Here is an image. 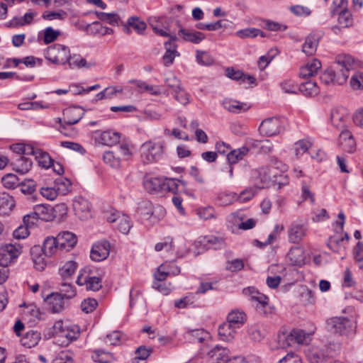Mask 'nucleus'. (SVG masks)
I'll list each match as a JSON object with an SVG mask.
<instances>
[{
	"instance_id": "18",
	"label": "nucleus",
	"mask_w": 363,
	"mask_h": 363,
	"mask_svg": "<svg viewBox=\"0 0 363 363\" xmlns=\"http://www.w3.org/2000/svg\"><path fill=\"white\" fill-rule=\"evenodd\" d=\"M339 145L345 152L352 153L355 150V142L351 133L345 130L340 134Z\"/></svg>"
},
{
	"instance_id": "59",
	"label": "nucleus",
	"mask_w": 363,
	"mask_h": 363,
	"mask_svg": "<svg viewBox=\"0 0 363 363\" xmlns=\"http://www.w3.org/2000/svg\"><path fill=\"white\" fill-rule=\"evenodd\" d=\"M343 238L331 236L328 240L327 245L328 247L335 252H340L342 248Z\"/></svg>"
},
{
	"instance_id": "32",
	"label": "nucleus",
	"mask_w": 363,
	"mask_h": 363,
	"mask_svg": "<svg viewBox=\"0 0 363 363\" xmlns=\"http://www.w3.org/2000/svg\"><path fill=\"white\" fill-rule=\"evenodd\" d=\"M223 107L229 112L239 113L248 109L246 104L240 102L236 100L225 99L223 101Z\"/></svg>"
},
{
	"instance_id": "53",
	"label": "nucleus",
	"mask_w": 363,
	"mask_h": 363,
	"mask_svg": "<svg viewBox=\"0 0 363 363\" xmlns=\"http://www.w3.org/2000/svg\"><path fill=\"white\" fill-rule=\"evenodd\" d=\"M195 303V296L193 294H189L186 296L174 301V306L178 308H186L188 306H193Z\"/></svg>"
},
{
	"instance_id": "6",
	"label": "nucleus",
	"mask_w": 363,
	"mask_h": 363,
	"mask_svg": "<svg viewBox=\"0 0 363 363\" xmlns=\"http://www.w3.org/2000/svg\"><path fill=\"white\" fill-rule=\"evenodd\" d=\"M331 351L327 346L313 347L306 352L310 363H328L331 357Z\"/></svg>"
},
{
	"instance_id": "41",
	"label": "nucleus",
	"mask_w": 363,
	"mask_h": 363,
	"mask_svg": "<svg viewBox=\"0 0 363 363\" xmlns=\"http://www.w3.org/2000/svg\"><path fill=\"white\" fill-rule=\"evenodd\" d=\"M133 227V222L130 217L127 215L122 214L118 218L115 228H116L121 233L127 235L131 228Z\"/></svg>"
},
{
	"instance_id": "17",
	"label": "nucleus",
	"mask_w": 363,
	"mask_h": 363,
	"mask_svg": "<svg viewBox=\"0 0 363 363\" xmlns=\"http://www.w3.org/2000/svg\"><path fill=\"white\" fill-rule=\"evenodd\" d=\"M143 185L150 193H163L164 178L146 177Z\"/></svg>"
},
{
	"instance_id": "13",
	"label": "nucleus",
	"mask_w": 363,
	"mask_h": 363,
	"mask_svg": "<svg viewBox=\"0 0 363 363\" xmlns=\"http://www.w3.org/2000/svg\"><path fill=\"white\" fill-rule=\"evenodd\" d=\"M77 284L79 286L86 285L87 290L93 291H97L101 289V279L97 277H90L86 275L84 277V274L80 272L77 279Z\"/></svg>"
},
{
	"instance_id": "62",
	"label": "nucleus",
	"mask_w": 363,
	"mask_h": 363,
	"mask_svg": "<svg viewBox=\"0 0 363 363\" xmlns=\"http://www.w3.org/2000/svg\"><path fill=\"white\" fill-rule=\"evenodd\" d=\"M301 301L306 306L313 304L315 301L314 293L309 289H304L301 294Z\"/></svg>"
},
{
	"instance_id": "43",
	"label": "nucleus",
	"mask_w": 363,
	"mask_h": 363,
	"mask_svg": "<svg viewBox=\"0 0 363 363\" xmlns=\"http://www.w3.org/2000/svg\"><path fill=\"white\" fill-rule=\"evenodd\" d=\"M311 334L301 329H294L290 333V337L298 344H307L311 340Z\"/></svg>"
},
{
	"instance_id": "36",
	"label": "nucleus",
	"mask_w": 363,
	"mask_h": 363,
	"mask_svg": "<svg viewBox=\"0 0 363 363\" xmlns=\"http://www.w3.org/2000/svg\"><path fill=\"white\" fill-rule=\"evenodd\" d=\"M179 186H182L184 188L186 186V182L180 179L164 178L163 193L165 191H169L177 194V192L179 191Z\"/></svg>"
},
{
	"instance_id": "47",
	"label": "nucleus",
	"mask_w": 363,
	"mask_h": 363,
	"mask_svg": "<svg viewBox=\"0 0 363 363\" xmlns=\"http://www.w3.org/2000/svg\"><path fill=\"white\" fill-rule=\"evenodd\" d=\"M252 145L259 148V152L263 154H267L272 151L273 144L269 140H252Z\"/></svg>"
},
{
	"instance_id": "15",
	"label": "nucleus",
	"mask_w": 363,
	"mask_h": 363,
	"mask_svg": "<svg viewBox=\"0 0 363 363\" xmlns=\"http://www.w3.org/2000/svg\"><path fill=\"white\" fill-rule=\"evenodd\" d=\"M60 250L69 251L77 242V236L72 232L64 231L57 235Z\"/></svg>"
},
{
	"instance_id": "49",
	"label": "nucleus",
	"mask_w": 363,
	"mask_h": 363,
	"mask_svg": "<svg viewBox=\"0 0 363 363\" xmlns=\"http://www.w3.org/2000/svg\"><path fill=\"white\" fill-rule=\"evenodd\" d=\"M338 23L342 28H347L352 25V14L347 9H342L338 13Z\"/></svg>"
},
{
	"instance_id": "14",
	"label": "nucleus",
	"mask_w": 363,
	"mask_h": 363,
	"mask_svg": "<svg viewBox=\"0 0 363 363\" xmlns=\"http://www.w3.org/2000/svg\"><path fill=\"white\" fill-rule=\"evenodd\" d=\"M32 164V160L23 155H16L11 161V165L13 170L21 174L27 173L30 169Z\"/></svg>"
},
{
	"instance_id": "37",
	"label": "nucleus",
	"mask_w": 363,
	"mask_h": 363,
	"mask_svg": "<svg viewBox=\"0 0 363 363\" xmlns=\"http://www.w3.org/2000/svg\"><path fill=\"white\" fill-rule=\"evenodd\" d=\"M298 91L306 96H314L319 93L316 82L311 80L301 83L298 86Z\"/></svg>"
},
{
	"instance_id": "16",
	"label": "nucleus",
	"mask_w": 363,
	"mask_h": 363,
	"mask_svg": "<svg viewBox=\"0 0 363 363\" xmlns=\"http://www.w3.org/2000/svg\"><path fill=\"white\" fill-rule=\"evenodd\" d=\"M225 75L232 80L237 81L240 83H244L246 80L250 84H255L256 79L252 75L245 74L240 69H235L233 67H227L225 69Z\"/></svg>"
},
{
	"instance_id": "26",
	"label": "nucleus",
	"mask_w": 363,
	"mask_h": 363,
	"mask_svg": "<svg viewBox=\"0 0 363 363\" xmlns=\"http://www.w3.org/2000/svg\"><path fill=\"white\" fill-rule=\"evenodd\" d=\"M60 250L57 237H48L43 242L42 250L45 256L51 257Z\"/></svg>"
},
{
	"instance_id": "51",
	"label": "nucleus",
	"mask_w": 363,
	"mask_h": 363,
	"mask_svg": "<svg viewBox=\"0 0 363 363\" xmlns=\"http://www.w3.org/2000/svg\"><path fill=\"white\" fill-rule=\"evenodd\" d=\"M313 143L308 139L299 140L294 144V150L296 155H303L311 147Z\"/></svg>"
},
{
	"instance_id": "10",
	"label": "nucleus",
	"mask_w": 363,
	"mask_h": 363,
	"mask_svg": "<svg viewBox=\"0 0 363 363\" xmlns=\"http://www.w3.org/2000/svg\"><path fill=\"white\" fill-rule=\"evenodd\" d=\"M177 39L176 35H174L170 36L169 40L164 43L166 52L162 57V60L165 67L172 65L175 57L179 56V53L177 50V45L175 44Z\"/></svg>"
},
{
	"instance_id": "31",
	"label": "nucleus",
	"mask_w": 363,
	"mask_h": 363,
	"mask_svg": "<svg viewBox=\"0 0 363 363\" xmlns=\"http://www.w3.org/2000/svg\"><path fill=\"white\" fill-rule=\"evenodd\" d=\"M35 209V215H37V217L40 218V220L49 221L52 220L55 216L53 215V208L50 206H45V205H36L34 207Z\"/></svg>"
},
{
	"instance_id": "12",
	"label": "nucleus",
	"mask_w": 363,
	"mask_h": 363,
	"mask_svg": "<svg viewBox=\"0 0 363 363\" xmlns=\"http://www.w3.org/2000/svg\"><path fill=\"white\" fill-rule=\"evenodd\" d=\"M307 226L303 223L294 222L288 230L289 240L292 243H298L306 236Z\"/></svg>"
},
{
	"instance_id": "33",
	"label": "nucleus",
	"mask_w": 363,
	"mask_h": 363,
	"mask_svg": "<svg viewBox=\"0 0 363 363\" xmlns=\"http://www.w3.org/2000/svg\"><path fill=\"white\" fill-rule=\"evenodd\" d=\"M208 354L217 363L220 362H226L228 358L229 350L225 347L216 346L213 349L208 352Z\"/></svg>"
},
{
	"instance_id": "54",
	"label": "nucleus",
	"mask_w": 363,
	"mask_h": 363,
	"mask_svg": "<svg viewBox=\"0 0 363 363\" xmlns=\"http://www.w3.org/2000/svg\"><path fill=\"white\" fill-rule=\"evenodd\" d=\"M151 347L142 345L137 348L135 350V357L133 359V363H138L139 360H145L152 353Z\"/></svg>"
},
{
	"instance_id": "20",
	"label": "nucleus",
	"mask_w": 363,
	"mask_h": 363,
	"mask_svg": "<svg viewBox=\"0 0 363 363\" xmlns=\"http://www.w3.org/2000/svg\"><path fill=\"white\" fill-rule=\"evenodd\" d=\"M321 68V62L318 59H313L311 62L300 68L298 75L301 78L306 79L315 75Z\"/></svg>"
},
{
	"instance_id": "22",
	"label": "nucleus",
	"mask_w": 363,
	"mask_h": 363,
	"mask_svg": "<svg viewBox=\"0 0 363 363\" xmlns=\"http://www.w3.org/2000/svg\"><path fill=\"white\" fill-rule=\"evenodd\" d=\"M64 298L61 294L52 293L47 296L45 301L53 313H59L64 308Z\"/></svg>"
},
{
	"instance_id": "27",
	"label": "nucleus",
	"mask_w": 363,
	"mask_h": 363,
	"mask_svg": "<svg viewBox=\"0 0 363 363\" xmlns=\"http://www.w3.org/2000/svg\"><path fill=\"white\" fill-rule=\"evenodd\" d=\"M347 116V110L343 107H337L332 109L330 113L332 124L337 128L342 127L343 122Z\"/></svg>"
},
{
	"instance_id": "44",
	"label": "nucleus",
	"mask_w": 363,
	"mask_h": 363,
	"mask_svg": "<svg viewBox=\"0 0 363 363\" xmlns=\"http://www.w3.org/2000/svg\"><path fill=\"white\" fill-rule=\"evenodd\" d=\"M77 267V264L70 260L67 262L60 269V274L64 281L70 278L75 272Z\"/></svg>"
},
{
	"instance_id": "4",
	"label": "nucleus",
	"mask_w": 363,
	"mask_h": 363,
	"mask_svg": "<svg viewBox=\"0 0 363 363\" xmlns=\"http://www.w3.org/2000/svg\"><path fill=\"white\" fill-rule=\"evenodd\" d=\"M46 60L54 64H65L70 58V50L68 47L60 44L48 47L45 51Z\"/></svg>"
},
{
	"instance_id": "61",
	"label": "nucleus",
	"mask_w": 363,
	"mask_h": 363,
	"mask_svg": "<svg viewBox=\"0 0 363 363\" xmlns=\"http://www.w3.org/2000/svg\"><path fill=\"white\" fill-rule=\"evenodd\" d=\"M282 90L285 93L296 94L298 90V86L292 79H286L280 84Z\"/></svg>"
},
{
	"instance_id": "38",
	"label": "nucleus",
	"mask_w": 363,
	"mask_h": 363,
	"mask_svg": "<svg viewBox=\"0 0 363 363\" xmlns=\"http://www.w3.org/2000/svg\"><path fill=\"white\" fill-rule=\"evenodd\" d=\"M242 293L244 295L250 296V300L252 301H255L256 303H264V301H269V298L267 296L259 292L253 286L243 289Z\"/></svg>"
},
{
	"instance_id": "60",
	"label": "nucleus",
	"mask_w": 363,
	"mask_h": 363,
	"mask_svg": "<svg viewBox=\"0 0 363 363\" xmlns=\"http://www.w3.org/2000/svg\"><path fill=\"white\" fill-rule=\"evenodd\" d=\"M92 359L98 363H108L113 359L111 354L100 350L95 351L92 355Z\"/></svg>"
},
{
	"instance_id": "19",
	"label": "nucleus",
	"mask_w": 363,
	"mask_h": 363,
	"mask_svg": "<svg viewBox=\"0 0 363 363\" xmlns=\"http://www.w3.org/2000/svg\"><path fill=\"white\" fill-rule=\"evenodd\" d=\"M73 208L75 214L83 219L90 211V203L82 196H77L73 202Z\"/></svg>"
},
{
	"instance_id": "7",
	"label": "nucleus",
	"mask_w": 363,
	"mask_h": 363,
	"mask_svg": "<svg viewBox=\"0 0 363 363\" xmlns=\"http://www.w3.org/2000/svg\"><path fill=\"white\" fill-rule=\"evenodd\" d=\"M282 130V122L277 117H271L264 120L259 127V133L266 136L275 135Z\"/></svg>"
},
{
	"instance_id": "57",
	"label": "nucleus",
	"mask_w": 363,
	"mask_h": 363,
	"mask_svg": "<svg viewBox=\"0 0 363 363\" xmlns=\"http://www.w3.org/2000/svg\"><path fill=\"white\" fill-rule=\"evenodd\" d=\"M197 215L203 220H208L216 218V211L212 206L199 208L196 210Z\"/></svg>"
},
{
	"instance_id": "48",
	"label": "nucleus",
	"mask_w": 363,
	"mask_h": 363,
	"mask_svg": "<svg viewBox=\"0 0 363 363\" xmlns=\"http://www.w3.org/2000/svg\"><path fill=\"white\" fill-rule=\"evenodd\" d=\"M269 301H264V303H256L255 306L257 313L264 317H269L274 313V308L269 305Z\"/></svg>"
},
{
	"instance_id": "63",
	"label": "nucleus",
	"mask_w": 363,
	"mask_h": 363,
	"mask_svg": "<svg viewBox=\"0 0 363 363\" xmlns=\"http://www.w3.org/2000/svg\"><path fill=\"white\" fill-rule=\"evenodd\" d=\"M3 185L7 189H13L18 183V178L13 174H7L1 179Z\"/></svg>"
},
{
	"instance_id": "11",
	"label": "nucleus",
	"mask_w": 363,
	"mask_h": 363,
	"mask_svg": "<svg viewBox=\"0 0 363 363\" xmlns=\"http://www.w3.org/2000/svg\"><path fill=\"white\" fill-rule=\"evenodd\" d=\"M110 253V243L103 240L94 244L92 246L90 257L96 262H101L108 257Z\"/></svg>"
},
{
	"instance_id": "28",
	"label": "nucleus",
	"mask_w": 363,
	"mask_h": 363,
	"mask_svg": "<svg viewBox=\"0 0 363 363\" xmlns=\"http://www.w3.org/2000/svg\"><path fill=\"white\" fill-rule=\"evenodd\" d=\"M123 25V31L128 34L130 33V27H132L138 33H140L147 27L146 23L144 21H140L139 18L136 16L130 17L128 20L127 24Z\"/></svg>"
},
{
	"instance_id": "29",
	"label": "nucleus",
	"mask_w": 363,
	"mask_h": 363,
	"mask_svg": "<svg viewBox=\"0 0 363 363\" xmlns=\"http://www.w3.org/2000/svg\"><path fill=\"white\" fill-rule=\"evenodd\" d=\"M318 38L315 35H309L306 38L302 46V51L308 56L313 55L317 50Z\"/></svg>"
},
{
	"instance_id": "39",
	"label": "nucleus",
	"mask_w": 363,
	"mask_h": 363,
	"mask_svg": "<svg viewBox=\"0 0 363 363\" xmlns=\"http://www.w3.org/2000/svg\"><path fill=\"white\" fill-rule=\"evenodd\" d=\"M96 15L99 20L109 23L111 26H119L120 24H123L121 18L116 13L96 11Z\"/></svg>"
},
{
	"instance_id": "9",
	"label": "nucleus",
	"mask_w": 363,
	"mask_h": 363,
	"mask_svg": "<svg viewBox=\"0 0 363 363\" xmlns=\"http://www.w3.org/2000/svg\"><path fill=\"white\" fill-rule=\"evenodd\" d=\"M94 140L101 145L112 146L119 143L121 134L112 130H96L94 133Z\"/></svg>"
},
{
	"instance_id": "21",
	"label": "nucleus",
	"mask_w": 363,
	"mask_h": 363,
	"mask_svg": "<svg viewBox=\"0 0 363 363\" xmlns=\"http://www.w3.org/2000/svg\"><path fill=\"white\" fill-rule=\"evenodd\" d=\"M237 328L228 320L219 325L218 333L223 341L229 342L234 339Z\"/></svg>"
},
{
	"instance_id": "34",
	"label": "nucleus",
	"mask_w": 363,
	"mask_h": 363,
	"mask_svg": "<svg viewBox=\"0 0 363 363\" xmlns=\"http://www.w3.org/2000/svg\"><path fill=\"white\" fill-rule=\"evenodd\" d=\"M41 339L40 333L38 331L30 330L21 339L23 346L31 348L37 345Z\"/></svg>"
},
{
	"instance_id": "25",
	"label": "nucleus",
	"mask_w": 363,
	"mask_h": 363,
	"mask_svg": "<svg viewBox=\"0 0 363 363\" xmlns=\"http://www.w3.org/2000/svg\"><path fill=\"white\" fill-rule=\"evenodd\" d=\"M286 257L292 265L301 266L304 264L305 254L303 250L300 247H291Z\"/></svg>"
},
{
	"instance_id": "3",
	"label": "nucleus",
	"mask_w": 363,
	"mask_h": 363,
	"mask_svg": "<svg viewBox=\"0 0 363 363\" xmlns=\"http://www.w3.org/2000/svg\"><path fill=\"white\" fill-rule=\"evenodd\" d=\"M327 328L333 333L351 335L356 332V324L346 318L333 317L327 320Z\"/></svg>"
},
{
	"instance_id": "23",
	"label": "nucleus",
	"mask_w": 363,
	"mask_h": 363,
	"mask_svg": "<svg viewBox=\"0 0 363 363\" xmlns=\"http://www.w3.org/2000/svg\"><path fill=\"white\" fill-rule=\"evenodd\" d=\"M167 23V18L165 17H151L149 18V23L155 32L163 37L173 36L170 35V30L167 26H163L162 28L158 27V23Z\"/></svg>"
},
{
	"instance_id": "35",
	"label": "nucleus",
	"mask_w": 363,
	"mask_h": 363,
	"mask_svg": "<svg viewBox=\"0 0 363 363\" xmlns=\"http://www.w3.org/2000/svg\"><path fill=\"white\" fill-rule=\"evenodd\" d=\"M249 152L248 147L243 146L240 148L230 150L227 154V160L230 164H234L242 160Z\"/></svg>"
},
{
	"instance_id": "45",
	"label": "nucleus",
	"mask_w": 363,
	"mask_h": 363,
	"mask_svg": "<svg viewBox=\"0 0 363 363\" xmlns=\"http://www.w3.org/2000/svg\"><path fill=\"white\" fill-rule=\"evenodd\" d=\"M35 159L38 160L40 166L46 169L50 168L53 162L49 154L42 150H38Z\"/></svg>"
},
{
	"instance_id": "1",
	"label": "nucleus",
	"mask_w": 363,
	"mask_h": 363,
	"mask_svg": "<svg viewBox=\"0 0 363 363\" xmlns=\"http://www.w3.org/2000/svg\"><path fill=\"white\" fill-rule=\"evenodd\" d=\"M350 55L339 56L333 68H329L320 75V79L325 84H344L349 77V71L354 64Z\"/></svg>"
},
{
	"instance_id": "55",
	"label": "nucleus",
	"mask_w": 363,
	"mask_h": 363,
	"mask_svg": "<svg viewBox=\"0 0 363 363\" xmlns=\"http://www.w3.org/2000/svg\"><path fill=\"white\" fill-rule=\"evenodd\" d=\"M60 291L59 294H61L64 298L70 299L76 295L74 288L70 283H62Z\"/></svg>"
},
{
	"instance_id": "5",
	"label": "nucleus",
	"mask_w": 363,
	"mask_h": 363,
	"mask_svg": "<svg viewBox=\"0 0 363 363\" xmlns=\"http://www.w3.org/2000/svg\"><path fill=\"white\" fill-rule=\"evenodd\" d=\"M22 247L19 243H9L0 247V264L8 266L21 253Z\"/></svg>"
},
{
	"instance_id": "56",
	"label": "nucleus",
	"mask_w": 363,
	"mask_h": 363,
	"mask_svg": "<svg viewBox=\"0 0 363 363\" xmlns=\"http://www.w3.org/2000/svg\"><path fill=\"white\" fill-rule=\"evenodd\" d=\"M60 35V31L54 30L52 27H48L44 30L43 42L50 44L54 42Z\"/></svg>"
},
{
	"instance_id": "24",
	"label": "nucleus",
	"mask_w": 363,
	"mask_h": 363,
	"mask_svg": "<svg viewBox=\"0 0 363 363\" xmlns=\"http://www.w3.org/2000/svg\"><path fill=\"white\" fill-rule=\"evenodd\" d=\"M178 35L182 36L184 40L195 44L200 43L206 38L205 34L201 32L185 28H181L179 30Z\"/></svg>"
},
{
	"instance_id": "50",
	"label": "nucleus",
	"mask_w": 363,
	"mask_h": 363,
	"mask_svg": "<svg viewBox=\"0 0 363 363\" xmlns=\"http://www.w3.org/2000/svg\"><path fill=\"white\" fill-rule=\"evenodd\" d=\"M196 62L203 66H211L214 63L213 57L205 51H196Z\"/></svg>"
},
{
	"instance_id": "42",
	"label": "nucleus",
	"mask_w": 363,
	"mask_h": 363,
	"mask_svg": "<svg viewBox=\"0 0 363 363\" xmlns=\"http://www.w3.org/2000/svg\"><path fill=\"white\" fill-rule=\"evenodd\" d=\"M103 160L105 163L113 168H118L121 165L120 155L116 154L115 150L105 152L103 155Z\"/></svg>"
},
{
	"instance_id": "46",
	"label": "nucleus",
	"mask_w": 363,
	"mask_h": 363,
	"mask_svg": "<svg viewBox=\"0 0 363 363\" xmlns=\"http://www.w3.org/2000/svg\"><path fill=\"white\" fill-rule=\"evenodd\" d=\"M236 194L232 192H221L217 196V201L220 206H228L233 203L236 200Z\"/></svg>"
},
{
	"instance_id": "8",
	"label": "nucleus",
	"mask_w": 363,
	"mask_h": 363,
	"mask_svg": "<svg viewBox=\"0 0 363 363\" xmlns=\"http://www.w3.org/2000/svg\"><path fill=\"white\" fill-rule=\"evenodd\" d=\"M84 111L79 106H72L66 108L64 112V121L58 118L61 128L66 129V125H72L77 123L84 116Z\"/></svg>"
},
{
	"instance_id": "64",
	"label": "nucleus",
	"mask_w": 363,
	"mask_h": 363,
	"mask_svg": "<svg viewBox=\"0 0 363 363\" xmlns=\"http://www.w3.org/2000/svg\"><path fill=\"white\" fill-rule=\"evenodd\" d=\"M350 85L354 89H363V72L354 73L351 77Z\"/></svg>"
},
{
	"instance_id": "52",
	"label": "nucleus",
	"mask_w": 363,
	"mask_h": 363,
	"mask_svg": "<svg viewBox=\"0 0 363 363\" xmlns=\"http://www.w3.org/2000/svg\"><path fill=\"white\" fill-rule=\"evenodd\" d=\"M67 16V14L66 11L62 9H60L53 11H45L42 15V18L44 20L48 21H52L55 19L64 20Z\"/></svg>"
},
{
	"instance_id": "2",
	"label": "nucleus",
	"mask_w": 363,
	"mask_h": 363,
	"mask_svg": "<svg viewBox=\"0 0 363 363\" xmlns=\"http://www.w3.org/2000/svg\"><path fill=\"white\" fill-rule=\"evenodd\" d=\"M165 145L163 141L144 143L141 146V160L144 164L159 161L164 153Z\"/></svg>"
},
{
	"instance_id": "58",
	"label": "nucleus",
	"mask_w": 363,
	"mask_h": 363,
	"mask_svg": "<svg viewBox=\"0 0 363 363\" xmlns=\"http://www.w3.org/2000/svg\"><path fill=\"white\" fill-rule=\"evenodd\" d=\"M223 20H219L211 23H198L195 27L199 30L213 31L223 27Z\"/></svg>"
},
{
	"instance_id": "30",
	"label": "nucleus",
	"mask_w": 363,
	"mask_h": 363,
	"mask_svg": "<svg viewBox=\"0 0 363 363\" xmlns=\"http://www.w3.org/2000/svg\"><path fill=\"white\" fill-rule=\"evenodd\" d=\"M227 320L237 328H239L247 320V315L242 311L233 310L228 313Z\"/></svg>"
},
{
	"instance_id": "40",
	"label": "nucleus",
	"mask_w": 363,
	"mask_h": 363,
	"mask_svg": "<svg viewBox=\"0 0 363 363\" xmlns=\"http://www.w3.org/2000/svg\"><path fill=\"white\" fill-rule=\"evenodd\" d=\"M54 184L59 194L66 195L71 191L72 182L67 178L62 177H58L55 180Z\"/></svg>"
}]
</instances>
